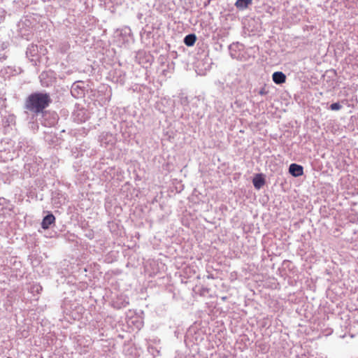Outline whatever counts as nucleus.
Returning a JSON list of instances; mask_svg holds the SVG:
<instances>
[{
  "label": "nucleus",
  "instance_id": "4",
  "mask_svg": "<svg viewBox=\"0 0 358 358\" xmlns=\"http://www.w3.org/2000/svg\"><path fill=\"white\" fill-rule=\"evenodd\" d=\"M13 204L8 199L0 197V215L6 216L13 210Z\"/></svg>",
  "mask_w": 358,
  "mask_h": 358
},
{
  "label": "nucleus",
  "instance_id": "20",
  "mask_svg": "<svg viewBox=\"0 0 358 358\" xmlns=\"http://www.w3.org/2000/svg\"><path fill=\"white\" fill-rule=\"evenodd\" d=\"M210 0H208L207 1H206V2L204 3V6H205V7H206L208 5H209V4H210Z\"/></svg>",
  "mask_w": 358,
  "mask_h": 358
},
{
  "label": "nucleus",
  "instance_id": "7",
  "mask_svg": "<svg viewBox=\"0 0 358 358\" xmlns=\"http://www.w3.org/2000/svg\"><path fill=\"white\" fill-rule=\"evenodd\" d=\"M129 303V298L126 296H120L117 298L116 301L113 302L114 308L121 309L127 307Z\"/></svg>",
  "mask_w": 358,
  "mask_h": 358
},
{
  "label": "nucleus",
  "instance_id": "17",
  "mask_svg": "<svg viewBox=\"0 0 358 358\" xmlns=\"http://www.w3.org/2000/svg\"><path fill=\"white\" fill-rule=\"evenodd\" d=\"M268 93V90H267L266 85H264L263 87H262L259 91L258 92V94L261 96L266 95Z\"/></svg>",
  "mask_w": 358,
  "mask_h": 358
},
{
  "label": "nucleus",
  "instance_id": "11",
  "mask_svg": "<svg viewBox=\"0 0 358 358\" xmlns=\"http://www.w3.org/2000/svg\"><path fill=\"white\" fill-rule=\"evenodd\" d=\"M252 183L256 189H259L262 188L265 184V179L263 175L261 173L257 174L252 180Z\"/></svg>",
  "mask_w": 358,
  "mask_h": 358
},
{
  "label": "nucleus",
  "instance_id": "9",
  "mask_svg": "<svg viewBox=\"0 0 358 358\" xmlns=\"http://www.w3.org/2000/svg\"><path fill=\"white\" fill-rule=\"evenodd\" d=\"M55 221V217L52 213H49L45 215L41 222V227L44 229H47L50 226L53 224Z\"/></svg>",
  "mask_w": 358,
  "mask_h": 358
},
{
  "label": "nucleus",
  "instance_id": "18",
  "mask_svg": "<svg viewBox=\"0 0 358 358\" xmlns=\"http://www.w3.org/2000/svg\"><path fill=\"white\" fill-rule=\"evenodd\" d=\"M123 32H124V34H125V35H127V34L130 35L131 29L129 27H125L124 29H123L122 30V34H123Z\"/></svg>",
  "mask_w": 358,
  "mask_h": 358
},
{
  "label": "nucleus",
  "instance_id": "14",
  "mask_svg": "<svg viewBox=\"0 0 358 358\" xmlns=\"http://www.w3.org/2000/svg\"><path fill=\"white\" fill-rule=\"evenodd\" d=\"M196 36L194 34H189L185 36L183 42L187 46H192L195 43Z\"/></svg>",
  "mask_w": 358,
  "mask_h": 358
},
{
  "label": "nucleus",
  "instance_id": "10",
  "mask_svg": "<svg viewBox=\"0 0 358 358\" xmlns=\"http://www.w3.org/2000/svg\"><path fill=\"white\" fill-rule=\"evenodd\" d=\"M273 81L277 85H282L286 81V76L282 71H275L272 75Z\"/></svg>",
  "mask_w": 358,
  "mask_h": 358
},
{
  "label": "nucleus",
  "instance_id": "6",
  "mask_svg": "<svg viewBox=\"0 0 358 358\" xmlns=\"http://www.w3.org/2000/svg\"><path fill=\"white\" fill-rule=\"evenodd\" d=\"M289 173L294 177H299L303 174V167L301 165L292 163L289 165Z\"/></svg>",
  "mask_w": 358,
  "mask_h": 358
},
{
  "label": "nucleus",
  "instance_id": "3",
  "mask_svg": "<svg viewBox=\"0 0 358 358\" xmlns=\"http://www.w3.org/2000/svg\"><path fill=\"white\" fill-rule=\"evenodd\" d=\"M85 88L83 81L75 82L71 88V94L76 99H80L85 96Z\"/></svg>",
  "mask_w": 358,
  "mask_h": 358
},
{
  "label": "nucleus",
  "instance_id": "19",
  "mask_svg": "<svg viewBox=\"0 0 358 358\" xmlns=\"http://www.w3.org/2000/svg\"><path fill=\"white\" fill-rule=\"evenodd\" d=\"M8 47V44L6 43H2L0 45V48H1V50H3L5 49H6Z\"/></svg>",
  "mask_w": 358,
  "mask_h": 358
},
{
  "label": "nucleus",
  "instance_id": "5",
  "mask_svg": "<svg viewBox=\"0 0 358 358\" xmlns=\"http://www.w3.org/2000/svg\"><path fill=\"white\" fill-rule=\"evenodd\" d=\"M111 77V80L116 83H120V85H124L126 80V74L125 73L120 69H114L110 74Z\"/></svg>",
  "mask_w": 358,
  "mask_h": 358
},
{
  "label": "nucleus",
  "instance_id": "2",
  "mask_svg": "<svg viewBox=\"0 0 358 358\" xmlns=\"http://www.w3.org/2000/svg\"><path fill=\"white\" fill-rule=\"evenodd\" d=\"M72 118L78 123L85 122L89 118V113L84 108H77L73 112Z\"/></svg>",
  "mask_w": 358,
  "mask_h": 358
},
{
  "label": "nucleus",
  "instance_id": "8",
  "mask_svg": "<svg viewBox=\"0 0 358 358\" xmlns=\"http://www.w3.org/2000/svg\"><path fill=\"white\" fill-rule=\"evenodd\" d=\"M242 47L243 45L240 44L239 43H234L229 46L230 55L233 59H239L240 54H238L237 51H240L241 48Z\"/></svg>",
  "mask_w": 358,
  "mask_h": 358
},
{
  "label": "nucleus",
  "instance_id": "12",
  "mask_svg": "<svg viewBox=\"0 0 358 358\" xmlns=\"http://www.w3.org/2000/svg\"><path fill=\"white\" fill-rule=\"evenodd\" d=\"M252 3V0H236L235 6L240 10L246 9Z\"/></svg>",
  "mask_w": 358,
  "mask_h": 358
},
{
  "label": "nucleus",
  "instance_id": "13",
  "mask_svg": "<svg viewBox=\"0 0 358 358\" xmlns=\"http://www.w3.org/2000/svg\"><path fill=\"white\" fill-rule=\"evenodd\" d=\"M38 48L36 45H29L26 50V55L27 57H34L38 55Z\"/></svg>",
  "mask_w": 358,
  "mask_h": 358
},
{
  "label": "nucleus",
  "instance_id": "15",
  "mask_svg": "<svg viewBox=\"0 0 358 358\" xmlns=\"http://www.w3.org/2000/svg\"><path fill=\"white\" fill-rule=\"evenodd\" d=\"M180 103L183 106H187L189 104V100L187 96L183 94L180 96Z\"/></svg>",
  "mask_w": 358,
  "mask_h": 358
},
{
  "label": "nucleus",
  "instance_id": "21",
  "mask_svg": "<svg viewBox=\"0 0 358 358\" xmlns=\"http://www.w3.org/2000/svg\"><path fill=\"white\" fill-rule=\"evenodd\" d=\"M38 287L40 288V289H42V287H40V286H37V292H38Z\"/></svg>",
  "mask_w": 358,
  "mask_h": 358
},
{
  "label": "nucleus",
  "instance_id": "1",
  "mask_svg": "<svg viewBox=\"0 0 358 358\" xmlns=\"http://www.w3.org/2000/svg\"><path fill=\"white\" fill-rule=\"evenodd\" d=\"M52 102L48 93L34 92L31 94L25 101V108L35 113H41Z\"/></svg>",
  "mask_w": 358,
  "mask_h": 358
},
{
  "label": "nucleus",
  "instance_id": "16",
  "mask_svg": "<svg viewBox=\"0 0 358 358\" xmlns=\"http://www.w3.org/2000/svg\"><path fill=\"white\" fill-rule=\"evenodd\" d=\"M329 108L331 110H339L340 109L342 108V106L340 104L339 102H336L331 103L329 106Z\"/></svg>",
  "mask_w": 358,
  "mask_h": 358
}]
</instances>
